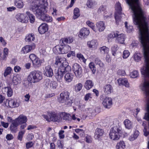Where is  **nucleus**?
<instances>
[{"instance_id": "f257e3e1", "label": "nucleus", "mask_w": 149, "mask_h": 149, "mask_svg": "<svg viewBox=\"0 0 149 149\" xmlns=\"http://www.w3.org/2000/svg\"><path fill=\"white\" fill-rule=\"evenodd\" d=\"M35 3L36 4L31 6V9L37 17L46 22H51L52 17L45 14L47 5L46 0H36Z\"/></svg>"}, {"instance_id": "f03ea898", "label": "nucleus", "mask_w": 149, "mask_h": 149, "mask_svg": "<svg viewBox=\"0 0 149 149\" xmlns=\"http://www.w3.org/2000/svg\"><path fill=\"white\" fill-rule=\"evenodd\" d=\"M55 64L60 65L57 71H56L55 76L58 81H62L64 74L71 70V67L68 65V62L65 58H61L59 56L56 57Z\"/></svg>"}, {"instance_id": "7ed1b4c3", "label": "nucleus", "mask_w": 149, "mask_h": 149, "mask_svg": "<svg viewBox=\"0 0 149 149\" xmlns=\"http://www.w3.org/2000/svg\"><path fill=\"white\" fill-rule=\"evenodd\" d=\"M42 78V73L38 70H34L31 72L28 76V79L31 83L39 81Z\"/></svg>"}, {"instance_id": "20e7f679", "label": "nucleus", "mask_w": 149, "mask_h": 149, "mask_svg": "<svg viewBox=\"0 0 149 149\" xmlns=\"http://www.w3.org/2000/svg\"><path fill=\"white\" fill-rule=\"evenodd\" d=\"M121 128L119 126H116L112 128L109 133V137L113 141L118 140L121 136Z\"/></svg>"}, {"instance_id": "39448f33", "label": "nucleus", "mask_w": 149, "mask_h": 149, "mask_svg": "<svg viewBox=\"0 0 149 149\" xmlns=\"http://www.w3.org/2000/svg\"><path fill=\"white\" fill-rule=\"evenodd\" d=\"M61 116L60 113L55 112H50L48 113V115H43V118L49 122L53 121L54 122H59L61 121Z\"/></svg>"}, {"instance_id": "423d86ee", "label": "nucleus", "mask_w": 149, "mask_h": 149, "mask_svg": "<svg viewBox=\"0 0 149 149\" xmlns=\"http://www.w3.org/2000/svg\"><path fill=\"white\" fill-rule=\"evenodd\" d=\"M116 12L115 13V18L117 24H118L119 22L120 21L122 17L124 16L125 15L121 12L122 8L119 2H117L116 5Z\"/></svg>"}, {"instance_id": "0eeeda50", "label": "nucleus", "mask_w": 149, "mask_h": 149, "mask_svg": "<svg viewBox=\"0 0 149 149\" xmlns=\"http://www.w3.org/2000/svg\"><path fill=\"white\" fill-rule=\"evenodd\" d=\"M108 36L110 38H116L118 42L121 44L124 43L125 39V35L124 34L120 33L116 31L114 32L111 33L109 34Z\"/></svg>"}, {"instance_id": "6e6552de", "label": "nucleus", "mask_w": 149, "mask_h": 149, "mask_svg": "<svg viewBox=\"0 0 149 149\" xmlns=\"http://www.w3.org/2000/svg\"><path fill=\"white\" fill-rule=\"evenodd\" d=\"M57 52L59 54H64L68 53L71 48L70 46L68 45H57L54 48Z\"/></svg>"}, {"instance_id": "1a4fd4ad", "label": "nucleus", "mask_w": 149, "mask_h": 149, "mask_svg": "<svg viewBox=\"0 0 149 149\" xmlns=\"http://www.w3.org/2000/svg\"><path fill=\"white\" fill-rule=\"evenodd\" d=\"M72 69L77 77L79 78L81 76L82 70L81 68L79 65L77 63L74 64Z\"/></svg>"}, {"instance_id": "9d476101", "label": "nucleus", "mask_w": 149, "mask_h": 149, "mask_svg": "<svg viewBox=\"0 0 149 149\" xmlns=\"http://www.w3.org/2000/svg\"><path fill=\"white\" fill-rule=\"evenodd\" d=\"M104 130L102 129L97 128L94 133V137L96 140H100L104 134Z\"/></svg>"}, {"instance_id": "9b49d317", "label": "nucleus", "mask_w": 149, "mask_h": 149, "mask_svg": "<svg viewBox=\"0 0 149 149\" xmlns=\"http://www.w3.org/2000/svg\"><path fill=\"white\" fill-rule=\"evenodd\" d=\"M35 47L36 45L34 43L30 45H26L22 48L21 52L23 54H26L35 49Z\"/></svg>"}, {"instance_id": "f8f14e48", "label": "nucleus", "mask_w": 149, "mask_h": 149, "mask_svg": "<svg viewBox=\"0 0 149 149\" xmlns=\"http://www.w3.org/2000/svg\"><path fill=\"white\" fill-rule=\"evenodd\" d=\"M89 30L87 28L84 27L80 30L79 36L81 39H84L89 35Z\"/></svg>"}, {"instance_id": "ddd939ff", "label": "nucleus", "mask_w": 149, "mask_h": 149, "mask_svg": "<svg viewBox=\"0 0 149 149\" xmlns=\"http://www.w3.org/2000/svg\"><path fill=\"white\" fill-rule=\"evenodd\" d=\"M14 120L19 125L21 124L25 123L27 122V119L26 116L21 114Z\"/></svg>"}, {"instance_id": "4468645a", "label": "nucleus", "mask_w": 149, "mask_h": 149, "mask_svg": "<svg viewBox=\"0 0 149 149\" xmlns=\"http://www.w3.org/2000/svg\"><path fill=\"white\" fill-rule=\"evenodd\" d=\"M102 104L106 108H110L112 104V100L111 98L106 97L103 100Z\"/></svg>"}, {"instance_id": "2eb2a0df", "label": "nucleus", "mask_w": 149, "mask_h": 149, "mask_svg": "<svg viewBox=\"0 0 149 149\" xmlns=\"http://www.w3.org/2000/svg\"><path fill=\"white\" fill-rule=\"evenodd\" d=\"M16 18L18 21L23 23H26L28 22V17L22 13H19L17 15Z\"/></svg>"}, {"instance_id": "dca6fc26", "label": "nucleus", "mask_w": 149, "mask_h": 149, "mask_svg": "<svg viewBox=\"0 0 149 149\" xmlns=\"http://www.w3.org/2000/svg\"><path fill=\"white\" fill-rule=\"evenodd\" d=\"M7 104L9 108H14L18 107L19 105V103L14 100H8V103H6V106H7Z\"/></svg>"}, {"instance_id": "f3484780", "label": "nucleus", "mask_w": 149, "mask_h": 149, "mask_svg": "<svg viewBox=\"0 0 149 149\" xmlns=\"http://www.w3.org/2000/svg\"><path fill=\"white\" fill-rule=\"evenodd\" d=\"M44 74L47 77H51L53 75V70L50 66L48 65L45 67L44 70Z\"/></svg>"}, {"instance_id": "a211bd4d", "label": "nucleus", "mask_w": 149, "mask_h": 149, "mask_svg": "<svg viewBox=\"0 0 149 149\" xmlns=\"http://www.w3.org/2000/svg\"><path fill=\"white\" fill-rule=\"evenodd\" d=\"M88 47L91 49H96L98 45L97 41L95 40H93L87 42Z\"/></svg>"}, {"instance_id": "6ab92c4d", "label": "nucleus", "mask_w": 149, "mask_h": 149, "mask_svg": "<svg viewBox=\"0 0 149 149\" xmlns=\"http://www.w3.org/2000/svg\"><path fill=\"white\" fill-rule=\"evenodd\" d=\"M48 30V25L45 23H42L38 28V31L40 33L43 34Z\"/></svg>"}, {"instance_id": "aec40b11", "label": "nucleus", "mask_w": 149, "mask_h": 149, "mask_svg": "<svg viewBox=\"0 0 149 149\" xmlns=\"http://www.w3.org/2000/svg\"><path fill=\"white\" fill-rule=\"evenodd\" d=\"M19 125L14 120L12 121L10 128L11 131L13 133H16L17 131V127Z\"/></svg>"}, {"instance_id": "412c9836", "label": "nucleus", "mask_w": 149, "mask_h": 149, "mask_svg": "<svg viewBox=\"0 0 149 149\" xmlns=\"http://www.w3.org/2000/svg\"><path fill=\"white\" fill-rule=\"evenodd\" d=\"M96 25L97 31L98 30L99 32H102L105 29V24L104 22L103 21H100L97 22Z\"/></svg>"}, {"instance_id": "4be33fe9", "label": "nucleus", "mask_w": 149, "mask_h": 149, "mask_svg": "<svg viewBox=\"0 0 149 149\" xmlns=\"http://www.w3.org/2000/svg\"><path fill=\"white\" fill-rule=\"evenodd\" d=\"M61 116V121L62 119L66 121H71V116L68 113H60Z\"/></svg>"}, {"instance_id": "5701e85b", "label": "nucleus", "mask_w": 149, "mask_h": 149, "mask_svg": "<svg viewBox=\"0 0 149 149\" xmlns=\"http://www.w3.org/2000/svg\"><path fill=\"white\" fill-rule=\"evenodd\" d=\"M118 81L119 85H124L126 87H129V84L127 79L120 78L118 79Z\"/></svg>"}, {"instance_id": "b1692460", "label": "nucleus", "mask_w": 149, "mask_h": 149, "mask_svg": "<svg viewBox=\"0 0 149 149\" xmlns=\"http://www.w3.org/2000/svg\"><path fill=\"white\" fill-rule=\"evenodd\" d=\"M3 92H6L7 95L9 97H11L13 94V91L12 88L10 87H5L2 89Z\"/></svg>"}, {"instance_id": "393cba45", "label": "nucleus", "mask_w": 149, "mask_h": 149, "mask_svg": "<svg viewBox=\"0 0 149 149\" xmlns=\"http://www.w3.org/2000/svg\"><path fill=\"white\" fill-rule=\"evenodd\" d=\"M73 77L74 75L72 74L68 73L65 75L64 78L66 82H70L72 80Z\"/></svg>"}, {"instance_id": "a878e982", "label": "nucleus", "mask_w": 149, "mask_h": 149, "mask_svg": "<svg viewBox=\"0 0 149 149\" xmlns=\"http://www.w3.org/2000/svg\"><path fill=\"white\" fill-rule=\"evenodd\" d=\"M104 92L107 94L111 93L112 91V88L110 84H106L104 87Z\"/></svg>"}, {"instance_id": "bb28decb", "label": "nucleus", "mask_w": 149, "mask_h": 149, "mask_svg": "<svg viewBox=\"0 0 149 149\" xmlns=\"http://www.w3.org/2000/svg\"><path fill=\"white\" fill-rule=\"evenodd\" d=\"M126 145L124 141H120L118 143L116 146V149H124L125 148Z\"/></svg>"}, {"instance_id": "cd10ccee", "label": "nucleus", "mask_w": 149, "mask_h": 149, "mask_svg": "<svg viewBox=\"0 0 149 149\" xmlns=\"http://www.w3.org/2000/svg\"><path fill=\"white\" fill-rule=\"evenodd\" d=\"M60 41L63 44L70 43L73 42V40L72 38L69 37L68 38H63L60 40Z\"/></svg>"}, {"instance_id": "c85d7f7f", "label": "nucleus", "mask_w": 149, "mask_h": 149, "mask_svg": "<svg viewBox=\"0 0 149 149\" xmlns=\"http://www.w3.org/2000/svg\"><path fill=\"white\" fill-rule=\"evenodd\" d=\"M93 85V84L92 81L87 80L85 83V87L86 89L89 90L92 87Z\"/></svg>"}, {"instance_id": "c756f323", "label": "nucleus", "mask_w": 149, "mask_h": 149, "mask_svg": "<svg viewBox=\"0 0 149 149\" xmlns=\"http://www.w3.org/2000/svg\"><path fill=\"white\" fill-rule=\"evenodd\" d=\"M58 86L57 82L55 81H52L48 85L47 87L51 90H54L56 89Z\"/></svg>"}, {"instance_id": "7c9ffc66", "label": "nucleus", "mask_w": 149, "mask_h": 149, "mask_svg": "<svg viewBox=\"0 0 149 149\" xmlns=\"http://www.w3.org/2000/svg\"><path fill=\"white\" fill-rule=\"evenodd\" d=\"M35 39V37L33 33L29 34L26 37L25 40L28 42L33 41Z\"/></svg>"}, {"instance_id": "2f4dec72", "label": "nucleus", "mask_w": 149, "mask_h": 149, "mask_svg": "<svg viewBox=\"0 0 149 149\" xmlns=\"http://www.w3.org/2000/svg\"><path fill=\"white\" fill-rule=\"evenodd\" d=\"M124 124L126 128L127 129H130L132 127V123L128 119H126L124 121Z\"/></svg>"}, {"instance_id": "473e14b6", "label": "nucleus", "mask_w": 149, "mask_h": 149, "mask_svg": "<svg viewBox=\"0 0 149 149\" xmlns=\"http://www.w3.org/2000/svg\"><path fill=\"white\" fill-rule=\"evenodd\" d=\"M26 14L29 19L30 22L31 23H33L35 20V16L32 14L30 13L29 11L26 12Z\"/></svg>"}, {"instance_id": "72a5a7b5", "label": "nucleus", "mask_w": 149, "mask_h": 149, "mask_svg": "<svg viewBox=\"0 0 149 149\" xmlns=\"http://www.w3.org/2000/svg\"><path fill=\"white\" fill-rule=\"evenodd\" d=\"M99 49L101 54H106L108 53L109 49L105 46H103L99 48Z\"/></svg>"}, {"instance_id": "f704fd0d", "label": "nucleus", "mask_w": 149, "mask_h": 149, "mask_svg": "<svg viewBox=\"0 0 149 149\" xmlns=\"http://www.w3.org/2000/svg\"><path fill=\"white\" fill-rule=\"evenodd\" d=\"M80 16L79 10L78 8H75L74 10V15L73 18L75 19L78 17Z\"/></svg>"}, {"instance_id": "c9c22d12", "label": "nucleus", "mask_w": 149, "mask_h": 149, "mask_svg": "<svg viewBox=\"0 0 149 149\" xmlns=\"http://www.w3.org/2000/svg\"><path fill=\"white\" fill-rule=\"evenodd\" d=\"M86 24L89 27L91 28L95 32H97V29L95 28L94 23L90 21H88L86 22Z\"/></svg>"}, {"instance_id": "e433bc0d", "label": "nucleus", "mask_w": 149, "mask_h": 149, "mask_svg": "<svg viewBox=\"0 0 149 149\" xmlns=\"http://www.w3.org/2000/svg\"><path fill=\"white\" fill-rule=\"evenodd\" d=\"M60 94L62 95V96L63 98L65 100L66 102L68 100L69 96V93L68 92H63Z\"/></svg>"}, {"instance_id": "4c0bfd02", "label": "nucleus", "mask_w": 149, "mask_h": 149, "mask_svg": "<svg viewBox=\"0 0 149 149\" xmlns=\"http://www.w3.org/2000/svg\"><path fill=\"white\" fill-rule=\"evenodd\" d=\"M95 5V2L92 0H88L86 3V6L89 8L93 7Z\"/></svg>"}, {"instance_id": "58836bf2", "label": "nucleus", "mask_w": 149, "mask_h": 149, "mask_svg": "<svg viewBox=\"0 0 149 149\" xmlns=\"http://www.w3.org/2000/svg\"><path fill=\"white\" fill-rule=\"evenodd\" d=\"M8 48H5L3 50V55L2 57V59L3 60H6L8 56Z\"/></svg>"}, {"instance_id": "ea45409f", "label": "nucleus", "mask_w": 149, "mask_h": 149, "mask_svg": "<svg viewBox=\"0 0 149 149\" xmlns=\"http://www.w3.org/2000/svg\"><path fill=\"white\" fill-rule=\"evenodd\" d=\"M141 57V55L140 53H135L134 55V60L137 62L140 60Z\"/></svg>"}, {"instance_id": "a19ab883", "label": "nucleus", "mask_w": 149, "mask_h": 149, "mask_svg": "<svg viewBox=\"0 0 149 149\" xmlns=\"http://www.w3.org/2000/svg\"><path fill=\"white\" fill-rule=\"evenodd\" d=\"M12 70V68L11 67H8L5 69L3 73V76L6 77L7 75L10 74Z\"/></svg>"}, {"instance_id": "79ce46f5", "label": "nucleus", "mask_w": 149, "mask_h": 149, "mask_svg": "<svg viewBox=\"0 0 149 149\" xmlns=\"http://www.w3.org/2000/svg\"><path fill=\"white\" fill-rule=\"evenodd\" d=\"M15 4L17 7L19 8H22L24 6L23 2L20 0L16 1L15 3Z\"/></svg>"}, {"instance_id": "37998d69", "label": "nucleus", "mask_w": 149, "mask_h": 149, "mask_svg": "<svg viewBox=\"0 0 149 149\" xmlns=\"http://www.w3.org/2000/svg\"><path fill=\"white\" fill-rule=\"evenodd\" d=\"M42 62V60L40 59L39 58H37L32 63L34 65H36L40 66Z\"/></svg>"}, {"instance_id": "c03bdc74", "label": "nucleus", "mask_w": 149, "mask_h": 149, "mask_svg": "<svg viewBox=\"0 0 149 149\" xmlns=\"http://www.w3.org/2000/svg\"><path fill=\"white\" fill-rule=\"evenodd\" d=\"M95 63L96 65H98L100 67H102L104 66L103 63L102 62L100 59L98 58H95Z\"/></svg>"}, {"instance_id": "a18cd8bd", "label": "nucleus", "mask_w": 149, "mask_h": 149, "mask_svg": "<svg viewBox=\"0 0 149 149\" xmlns=\"http://www.w3.org/2000/svg\"><path fill=\"white\" fill-rule=\"evenodd\" d=\"M25 131L24 130L20 131L18 134L17 137V139L20 141H21L23 137V135L24 134Z\"/></svg>"}, {"instance_id": "49530a36", "label": "nucleus", "mask_w": 149, "mask_h": 149, "mask_svg": "<svg viewBox=\"0 0 149 149\" xmlns=\"http://www.w3.org/2000/svg\"><path fill=\"white\" fill-rule=\"evenodd\" d=\"M89 66L92 71L93 73L94 74L96 71V68L94 63L92 62L90 63L89 64Z\"/></svg>"}, {"instance_id": "de8ad7c7", "label": "nucleus", "mask_w": 149, "mask_h": 149, "mask_svg": "<svg viewBox=\"0 0 149 149\" xmlns=\"http://www.w3.org/2000/svg\"><path fill=\"white\" fill-rule=\"evenodd\" d=\"M82 85L80 83H79L75 86V90L76 92L80 91L82 87Z\"/></svg>"}, {"instance_id": "09e8293b", "label": "nucleus", "mask_w": 149, "mask_h": 149, "mask_svg": "<svg viewBox=\"0 0 149 149\" xmlns=\"http://www.w3.org/2000/svg\"><path fill=\"white\" fill-rule=\"evenodd\" d=\"M130 75L131 77L135 78L138 76L139 73L137 71H134L130 73Z\"/></svg>"}, {"instance_id": "8fccbe9b", "label": "nucleus", "mask_w": 149, "mask_h": 149, "mask_svg": "<svg viewBox=\"0 0 149 149\" xmlns=\"http://www.w3.org/2000/svg\"><path fill=\"white\" fill-rule=\"evenodd\" d=\"M13 82L16 85L18 83L20 82L21 80L17 76H14L13 79Z\"/></svg>"}, {"instance_id": "3c124183", "label": "nucleus", "mask_w": 149, "mask_h": 149, "mask_svg": "<svg viewBox=\"0 0 149 149\" xmlns=\"http://www.w3.org/2000/svg\"><path fill=\"white\" fill-rule=\"evenodd\" d=\"M77 57L80 60H82L84 63L86 61V59H85L83 56L80 53L78 54L77 55Z\"/></svg>"}, {"instance_id": "603ef678", "label": "nucleus", "mask_w": 149, "mask_h": 149, "mask_svg": "<svg viewBox=\"0 0 149 149\" xmlns=\"http://www.w3.org/2000/svg\"><path fill=\"white\" fill-rule=\"evenodd\" d=\"M130 54L129 52L127 50H125L123 53V57L124 58H127Z\"/></svg>"}, {"instance_id": "864d4df0", "label": "nucleus", "mask_w": 149, "mask_h": 149, "mask_svg": "<svg viewBox=\"0 0 149 149\" xmlns=\"http://www.w3.org/2000/svg\"><path fill=\"white\" fill-rule=\"evenodd\" d=\"M58 101L61 103H63L66 102L65 100L63 98L61 94H60V97L58 99Z\"/></svg>"}, {"instance_id": "5fc2aeb1", "label": "nucleus", "mask_w": 149, "mask_h": 149, "mask_svg": "<svg viewBox=\"0 0 149 149\" xmlns=\"http://www.w3.org/2000/svg\"><path fill=\"white\" fill-rule=\"evenodd\" d=\"M29 57L33 62L37 58V57L35 54H31L29 55Z\"/></svg>"}, {"instance_id": "6e6d98bb", "label": "nucleus", "mask_w": 149, "mask_h": 149, "mask_svg": "<svg viewBox=\"0 0 149 149\" xmlns=\"http://www.w3.org/2000/svg\"><path fill=\"white\" fill-rule=\"evenodd\" d=\"M33 143L31 141H30L29 142L27 143H26V147L28 149L29 148H31L33 145Z\"/></svg>"}, {"instance_id": "4d7b16f0", "label": "nucleus", "mask_w": 149, "mask_h": 149, "mask_svg": "<svg viewBox=\"0 0 149 149\" xmlns=\"http://www.w3.org/2000/svg\"><path fill=\"white\" fill-rule=\"evenodd\" d=\"M24 100L26 102H28L30 97V95L29 93L26 94L24 96Z\"/></svg>"}, {"instance_id": "13d9d810", "label": "nucleus", "mask_w": 149, "mask_h": 149, "mask_svg": "<svg viewBox=\"0 0 149 149\" xmlns=\"http://www.w3.org/2000/svg\"><path fill=\"white\" fill-rule=\"evenodd\" d=\"M64 131L63 130H61L59 131L58 134L60 139H63L64 138V135L63 134Z\"/></svg>"}, {"instance_id": "bf43d9fd", "label": "nucleus", "mask_w": 149, "mask_h": 149, "mask_svg": "<svg viewBox=\"0 0 149 149\" xmlns=\"http://www.w3.org/2000/svg\"><path fill=\"white\" fill-rule=\"evenodd\" d=\"M6 139L8 140L12 139L13 137L12 135L11 134H8L6 137Z\"/></svg>"}, {"instance_id": "052dcab7", "label": "nucleus", "mask_w": 149, "mask_h": 149, "mask_svg": "<svg viewBox=\"0 0 149 149\" xmlns=\"http://www.w3.org/2000/svg\"><path fill=\"white\" fill-rule=\"evenodd\" d=\"M21 68L18 66H15L14 68L15 71L16 72H18L20 71L21 70Z\"/></svg>"}, {"instance_id": "680f3d73", "label": "nucleus", "mask_w": 149, "mask_h": 149, "mask_svg": "<svg viewBox=\"0 0 149 149\" xmlns=\"http://www.w3.org/2000/svg\"><path fill=\"white\" fill-rule=\"evenodd\" d=\"M91 94L88 93L84 97V100L86 101L88 100L90 98H91Z\"/></svg>"}, {"instance_id": "e2e57ef3", "label": "nucleus", "mask_w": 149, "mask_h": 149, "mask_svg": "<svg viewBox=\"0 0 149 149\" xmlns=\"http://www.w3.org/2000/svg\"><path fill=\"white\" fill-rule=\"evenodd\" d=\"M1 124L3 126V127L6 128H7L8 127L9 125V124L8 123H5L3 121L1 122Z\"/></svg>"}, {"instance_id": "0e129e2a", "label": "nucleus", "mask_w": 149, "mask_h": 149, "mask_svg": "<svg viewBox=\"0 0 149 149\" xmlns=\"http://www.w3.org/2000/svg\"><path fill=\"white\" fill-rule=\"evenodd\" d=\"M0 41L2 43V45L4 46L6 44V42L3 38L1 37H0Z\"/></svg>"}, {"instance_id": "69168bd1", "label": "nucleus", "mask_w": 149, "mask_h": 149, "mask_svg": "<svg viewBox=\"0 0 149 149\" xmlns=\"http://www.w3.org/2000/svg\"><path fill=\"white\" fill-rule=\"evenodd\" d=\"M111 49L113 51L112 55L113 56H115L116 54V52L117 51L116 48L114 47H112L111 48Z\"/></svg>"}, {"instance_id": "338daca9", "label": "nucleus", "mask_w": 149, "mask_h": 149, "mask_svg": "<svg viewBox=\"0 0 149 149\" xmlns=\"http://www.w3.org/2000/svg\"><path fill=\"white\" fill-rule=\"evenodd\" d=\"M75 54L74 52V51H71L67 54V56L68 57H69L71 56H75Z\"/></svg>"}, {"instance_id": "774afa93", "label": "nucleus", "mask_w": 149, "mask_h": 149, "mask_svg": "<svg viewBox=\"0 0 149 149\" xmlns=\"http://www.w3.org/2000/svg\"><path fill=\"white\" fill-rule=\"evenodd\" d=\"M86 141L88 143H90L91 142V137L89 136H86Z\"/></svg>"}]
</instances>
